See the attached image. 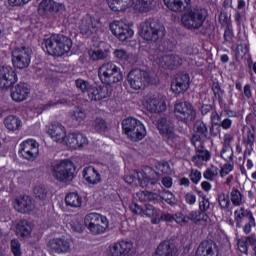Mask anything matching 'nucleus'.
Listing matches in <instances>:
<instances>
[{"label": "nucleus", "mask_w": 256, "mask_h": 256, "mask_svg": "<svg viewBox=\"0 0 256 256\" xmlns=\"http://www.w3.org/2000/svg\"><path fill=\"white\" fill-rule=\"evenodd\" d=\"M72 46L73 42L71 39L61 34L51 35L44 39L42 43L44 51H46L48 55H52L54 57H62L65 53H69Z\"/></svg>", "instance_id": "obj_1"}, {"label": "nucleus", "mask_w": 256, "mask_h": 256, "mask_svg": "<svg viewBox=\"0 0 256 256\" xmlns=\"http://www.w3.org/2000/svg\"><path fill=\"white\" fill-rule=\"evenodd\" d=\"M108 5L112 11H125L134 5L138 13H150L157 7V0H108Z\"/></svg>", "instance_id": "obj_2"}, {"label": "nucleus", "mask_w": 256, "mask_h": 256, "mask_svg": "<svg viewBox=\"0 0 256 256\" xmlns=\"http://www.w3.org/2000/svg\"><path fill=\"white\" fill-rule=\"evenodd\" d=\"M139 35L144 41L155 43L165 37V27L155 19H147L139 26Z\"/></svg>", "instance_id": "obj_3"}, {"label": "nucleus", "mask_w": 256, "mask_h": 256, "mask_svg": "<svg viewBox=\"0 0 256 256\" xmlns=\"http://www.w3.org/2000/svg\"><path fill=\"white\" fill-rule=\"evenodd\" d=\"M75 83L77 89L82 93H86L90 101H101L102 99H107V97H111L113 93V88L109 86L93 87L87 80L77 79Z\"/></svg>", "instance_id": "obj_4"}, {"label": "nucleus", "mask_w": 256, "mask_h": 256, "mask_svg": "<svg viewBox=\"0 0 256 256\" xmlns=\"http://www.w3.org/2000/svg\"><path fill=\"white\" fill-rule=\"evenodd\" d=\"M98 77L100 81L105 85L104 87H110L115 83H121L123 81V73L121 68L115 65L113 62H107L102 64L98 69Z\"/></svg>", "instance_id": "obj_5"}, {"label": "nucleus", "mask_w": 256, "mask_h": 256, "mask_svg": "<svg viewBox=\"0 0 256 256\" xmlns=\"http://www.w3.org/2000/svg\"><path fill=\"white\" fill-rule=\"evenodd\" d=\"M127 79L131 89H134V91H141L148 85L157 84V76L155 74H150L140 69L130 71Z\"/></svg>", "instance_id": "obj_6"}, {"label": "nucleus", "mask_w": 256, "mask_h": 256, "mask_svg": "<svg viewBox=\"0 0 256 256\" xmlns=\"http://www.w3.org/2000/svg\"><path fill=\"white\" fill-rule=\"evenodd\" d=\"M159 173L155 172V170L148 169V172H139L137 170L130 171V174L124 177L125 183L131 185L137 179L140 187L143 188H151L153 185H157L159 181Z\"/></svg>", "instance_id": "obj_7"}, {"label": "nucleus", "mask_w": 256, "mask_h": 256, "mask_svg": "<svg viewBox=\"0 0 256 256\" xmlns=\"http://www.w3.org/2000/svg\"><path fill=\"white\" fill-rule=\"evenodd\" d=\"M122 129L128 139L134 143L142 141L147 135V130L143 122L133 117L126 118L122 121Z\"/></svg>", "instance_id": "obj_8"}, {"label": "nucleus", "mask_w": 256, "mask_h": 256, "mask_svg": "<svg viewBox=\"0 0 256 256\" xmlns=\"http://www.w3.org/2000/svg\"><path fill=\"white\" fill-rule=\"evenodd\" d=\"M207 16L205 15V10L201 8H192L187 10L181 18L182 25L189 29L190 31H197L203 27Z\"/></svg>", "instance_id": "obj_9"}, {"label": "nucleus", "mask_w": 256, "mask_h": 256, "mask_svg": "<svg viewBox=\"0 0 256 256\" xmlns=\"http://www.w3.org/2000/svg\"><path fill=\"white\" fill-rule=\"evenodd\" d=\"M84 223L92 235H103L109 229V219L99 213L86 215Z\"/></svg>", "instance_id": "obj_10"}, {"label": "nucleus", "mask_w": 256, "mask_h": 256, "mask_svg": "<svg viewBox=\"0 0 256 256\" xmlns=\"http://www.w3.org/2000/svg\"><path fill=\"white\" fill-rule=\"evenodd\" d=\"M150 61L161 67L162 69H175L183 65V59L177 54H162L159 52H151Z\"/></svg>", "instance_id": "obj_11"}, {"label": "nucleus", "mask_w": 256, "mask_h": 256, "mask_svg": "<svg viewBox=\"0 0 256 256\" xmlns=\"http://www.w3.org/2000/svg\"><path fill=\"white\" fill-rule=\"evenodd\" d=\"M75 174V166L73 162L69 160H63L62 162L53 166L52 175L54 179L62 183H67V181H73V176Z\"/></svg>", "instance_id": "obj_12"}, {"label": "nucleus", "mask_w": 256, "mask_h": 256, "mask_svg": "<svg viewBox=\"0 0 256 256\" xmlns=\"http://www.w3.org/2000/svg\"><path fill=\"white\" fill-rule=\"evenodd\" d=\"M174 114L178 121H182L186 125L193 123L197 118V111H195L193 104L189 102H177L174 106Z\"/></svg>", "instance_id": "obj_13"}, {"label": "nucleus", "mask_w": 256, "mask_h": 256, "mask_svg": "<svg viewBox=\"0 0 256 256\" xmlns=\"http://www.w3.org/2000/svg\"><path fill=\"white\" fill-rule=\"evenodd\" d=\"M12 63L16 69H25L31 63V48L29 47H16L12 51Z\"/></svg>", "instance_id": "obj_14"}, {"label": "nucleus", "mask_w": 256, "mask_h": 256, "mask_svg": "<svg viewBox=\"0 0 256 256\" xmlns=\"http://www.w3.org/2000/svg\"><path fill=\"white\" fill-rule=\"evenodd\" d=\"M19 155L26 161H35L39 157V143L33 139H28L20 144Z\"/></svg>", "instance_id": "obj_15"}, {"label": "nucleus", "mask_w": 256, "mask_h": 256, "mask_svg": "<svg viewBox=\"0 0 256 256\" xmlns=\"http://www.w3.org/2000/svg\"><path fill=\"white\" fill-rule=\"evenodd\" d=\"M79 29L82 35L91 37V35L99 31V20L93 18L91 15H86L80 20Z\"/></svg>", "instance_id": "obj_16"}, {"label": "nucleus", "mask_w": 256, "mask_h": 256, "mask_svg": "<svg viewBox=\"0 0 256 256\" xmlns=\"http://www.w3.org/2000/svg\"><path fill=\"white\" fill-rule=\"evenodd\" d=\"M17 83V73L11 66H0V89H9Z\"/></svg>", "instance_id": "obj_17"}, {"label": "nucleus", "mask_w": 256, "mask_h": 256, "mask_svg": "<svg viewBox=\"0 0 256 256\" xmlns=\"http://www.w3.org/2000/svg\"><path fill=\"white\" fill-rule=\"evenodd\" d=\"M110 29L119 41H127V39H131L135 33L129 25L119 21L110 24Z\"/></svg>", "instance_id": "obj_18"}, {"label": "nucleus", "mask_w": 256, "mask_h": 256, "mask_svg": "<svg viewBox=\"0 0 256 256\" xmlns=\"http://www.w3.org/2000/svg\"><path fill=\"white\" fill-rule=\"evenodd\" d=\"M144 105L150 113H163L167 109L165 99L155 95H147L144 99Z\"/></svg>", "instance_id": "obj_19"}, {"label": "nucleus", "mask_w": 256, "mask_h": 256, "mask_svg": "<svg viewBox=\"0 0 256 256\" xmlns=\"http://www.w3.org/2000/svg\"><path fill=\"white\" fill-rule=\"evenodd\" d=\"M134 243L131 240H120L109 247L110 256H127L133 251Z\"/></svg>", "instance_id": "obj_20"}, {"label": "nucleus", "mask_w": 256, "mask_h": 256, "mask_svg": "<svg viewBox=\"0 0 256 256\" xmlns=\"http://www.w3.org/2000/svg\"><path fill=\"white\" fill-rule=\"evenodd\" d=\"M48 135L55 143H65L67 139V129L59 122L50 124Z\"/></svg>", "instance_id": "obj_21"}, {"label": "nucleus", "mask_w": 256, "mask_h": 256, "mask_svg": "<svg viewBox=\"0 0 256 256\" xmlns=\"http://www.w3.org/2000/svg\"><path fill=\"white\" fill-rule=\"evenodd\" d=\"M65 144L70 149H83L89 145V140L82 133H70L66 137Z\"/></svg>", "instance_id": "obj_22"}, {"label": "nucleus", "mask_w": 256, "mask_h": 256, "mask_svg": "<svg viewBox=\"0 0 256 256\" xmlns=\"http://www.w3.org/2000/svg\"><path fill=\"white\" fill-rule=\"evenodd\" d=\"M154 256H179V247L171 240L160 243Z\"/></svg>", "instance_id": "obj_23"}, {"label": "nucleus", "mask_w": 256, "mask_h": 256, "mask_svg": "<svg viewBox=\"0 0 256 256\" xmlns=\"http://www.w3.org/2000/svg\"><path fill=\"white\" fill-rule=\"evenodd\" d=\"M190 85V78L189 74L187 73H181L178 74L175 81L171 85V89L173 93L176 95H180V93H185L189 89Z\"/></svg>", "instance_id": "obj_24"}, {"label": "nucleus", "mask_w": 256, "mask_h": 256, "mask_svg": "<svg viewBox=\"0 0 256 256\" xmlns=\"http://www.w3.org/2000/svg\"><path fill=\"white\" fill-rule=\"evenodd\" d=\"M158 130L166 139L177 141L178 137L175 135L174 126L167 118H160L158 120Z\"/></svg>", "instance_id": "obj_25"}, {"label": "nucleus", "mask_w": 256, "mask_h": 256, "mask_svg": "<svg viewBox=\"0 0 256 256\" xmlns=\"http://www.w3.org/2000/svg\"><path fill=\"white\" fill-rule=\"evenodd\" d=\"M196 256H219V248L213 241H203L198 246Z\"/></svg>", "instance_id": "obj_26"}, {"label": "nucleus", "mask_w": 256, "mask_h": 256, "mask_svg": "<svg viewBox=\"0 0 256 256\" xmlns=\"http://www.w3.org/2000/svg\"><path fill=\"white\" fill-rule=\"evenodd\" d=\"M48 247L52 253H69V251H71V243L69 240L62 238H54L50 240Z\"/></svg>", "instance_id": "obj_27"}, {"label": "nucleus", "mask_w": 256, "mask_h": 256, "mask_svg": "<svg viewBox=\"0 0 256 256\" xmlns=\"http://www.w3.org/2000/svg\"><path fill=\"white\" fill-rule=\"evenodd\" d=\"M31 93V90L25 83H20L16 85L11 92V98L13 101H16V103H21V101H25L27 97H29V94Z\"/></svg>", "instance_id": "obj_28"}, {"label": "nucleus", "mask_w": 256, "mask_h": 256, "mask_svg": "<svg viewBox=\"0 0 256 256\" xmlns=\"http://www.w3.org/2000/svg\"><path fill=\"white\" fill-rule=\"evenodd\" d=\"M256 141V127L253 124L246 129V132L242 135V145L246 147V149L253 151V147H255Z\"/></svg>", "instance_id": "obj_29"}, {"label": "nucleus", "mask_w": 256, "mask_h": 256, "mask_svg": "<svg viewBox=\"0 0 256 256\" xmlns=\"http://www.w3.org/2000/svg\"><path fill=\"white\" fill-rule=\"evenodd\" d=\"M4 127L10 131L11 133H17V131H21L23 127V121L15 115H9L4 118Z\"/></svg>", "instance_id": "obj_30"}, {"label": "nucleus", "mask_w": 256, "mask_h": 256, "mask_svg": "<svg viewBox=\"0 0 256 256\" xmlns=\"http://www.w3.org/2000/svg\"><path fill=\"white\" fill-rule=\"evenodd\" d=\"M14 207L19 213H29V211H33V199L29 196H22L16 199Z\"/></svg>", "instance_id": "obj_31"}, {"label": "nucleus", "mask_w": 256, "mask_h": 256, "mask_svg": "<svg viewBox=\"0 0 256 256\" xmlns=\"http://www.w3.org/2000/svg\"><path fill=\"white\" fill-rule=\"evenodd\" d=\"M33 232V224L27 220H21L16 227V234L22 239H29Z\"/></svg>", "instance_id": "obj_32"}, {"label": "nucleus", "mask_w": 256, "mask_h": 256, "mask_svg": "<svg viewBox=\"0 0 256 256\" xmlns=\"http://www.w3.org/2000/svg\"><path fill=\"white\" fill-rule=\"evenodd\" d=\"M83 177L90 185L101 183V174L93 166H89L83 170Z\"/></svg>", "instance_id": "obj_33"}, {"label": "nucleus", "mask_w": 256, "mask_h": 256, "mask_svg": "<svg viewBox=\"0 0 256 256\" xmlns=\"http://www.w3.org/2000/svg\"><path fill=\"white\" fill-rule=\"evenodd\" d=\"M40 9H43L46 13H59V11L65 9V6L53 0H43L40 3Z\"/></svg>", "instance_id": "obj_34"}, {"label": "nucleus", "mask_w": 256, "mask_h": 256, "mask_svg": "<svg viewBox=\"0 0 256 256\" xmlns=\"http://www.w3.org/2000/svg\"><path fill=\"white\" fill-rule=\"evenodd\" d=\"M143 217H149L153 225H159L161 223V218L159 210L153 205L147 204L143 210Z\"/></svg>", "instance_id": "obj_35"}, {"label": "nucleus", "mask_w": 256, "mask_h": 256, "mask_svg": "<svg viewBox=\"0 0 256 256\" xmlns=\"http://www.w3.org/2000/svg\"><path fill=\"white\" fill-rule=\"evenodd\" d=\"M253 217V213L245 208H238L234 211V220L236 221V225L241 227L243 221H249Z\"/></svg>", "instance_id": "obj_36"}, {"label": "nucleus", "mask_w": 256, "mask_h": 256, "mask_svg": "<svg viewBox=\"0 0 256 256\" xmlns=\"http://www.w3.org/2000/svg\"><path fill=\"white\" fill-rule=\"evenodd\" d=\"M164 4L170 11H174L175 13H181L183 9H185V5L183 4L186 3V5H189L191 3V0H163Z\"/></svg>", "instance_id": "obj_37"}, {"label": "nucleus", "mask_w": 256, "mask_h": 256, "mask_svg": "<svg viewBox=\"0 0 256 256\" xmlns=\"http://www.w3.org/2000/svg\"><path fill=\"white\" fill-rule=\"evenodd\" d=\"M65 203L68 207H73L74 209H79L83 203V199L79 196L78 193L71 192L66 195Z\"/></svg>", "instance_id": "obj_38"}, {"label": "nucleus", "mask_w": 256, "mask_h": 256, "mask_svg": "<svg viewBox=\"0 0 256 256\" xmlns=\"http://www.w3.org/2000/svg\"><path fill=\"white\" fill-rule=\"evenodd\" d=\"M212 91L214 98L216 101H218L220 107H223V105H225L223 102V97H225V90L221 89V85H219L218 82H214L212 84Z\"/></svg>", "instance_id": "obj_39"}, {"label": "nucleus", "mask_w": 256, "mask_h": 256, "mask_svg": "<svg viewBox=\"0 0 256 256\" xmlns=\"http://www.w3.org/2000/svg\"><path fill=\"white\" fill-rule=\"evenodd\" d=\"M230 201L234 207H241L243 205V194L237 188H232L230 192Z\"/></svg>", "instance_id": "obj_40"}, {"label": "nucleus", "mask_w": 256, "mask_h": 256, "mask_svg": "<svg viewBox=\"0 0 256 256\" xmlns=\"http://www.w3.org/2000/svg\"><path fill=\"white\" fill-rule=\"evenodd\" d=\"M211 159V153L207 150H198L197 154L192 157L193 163L201 165L203 161H209Z\"/></svg>", "instance_id": "obj_41"}, {"label": "nucleus", "mask_w": 256, "mask_h": 256, "mask_svg": "<svg viewBox=\"0 0 256 256\" xmlns=\"http://www.w3.org/2000/svg\"><path fill=\"white\" fill-rule=\"evenodd\" d=\"M217 201L222 211H228L229 207H231V199H229V194H226V193L219 194L217 197Z\"/></svg>", "instance_id": "obj_42"}, {"label": "nucleus", "mask_w": 256, "mask_h": 256, "mask_svg": "<svg viewBox=\"0 0 256 256\" xmlns=\"http://www.w3.org/2000/svg\"><path fill=\"white\" fill-rule=\"evenodd\" d=\"M88 55L91 61H101L107 58V53L101 49H90Z\"/></svg>", "instance_id": "obj_43"}, {"label": "nucleus", "mask_w": 256, "mask_h": 256, "mask_svg": "<svg viewBox=\"0 0 256 256\" xmlns=\"http://www.w3.org/2000/svg\"><path fill=\"white\" fill-rule=\"evenodd\" d=\"M203 177L207 181H215L216 177H219V169L217 166H211L205 170Z\"/></svg>", "instance_id": "obj_44"}, {"label": "nucleus", "mask_w": 256, "mask_h": 256, "mask_svg": "<svg viewBox=\"0 0 256 256\" xmlns=\"http://www.w3.org/2000/svg\"><path fill=\"white\" fill-rule=\"evenodd\" d=\"M173 50V44L169 40H164L160 44H158L157 48L153 50L151 53H165V51H172Z\"/></svg>", "instance_id": "obj_45"}, {"label": "nucleus", "mask_w": 256, "mask_h": 256, "mask_svg": "<svg viewBox=\"0 0 256 256\" xmlns=\"http://www.w3.org/2000/svg\"><path fill=\"white\" fill-rule=\"evenodd\" d=\"M93 129L96 133H105L107 131V122L102 118H96L93 122Z\"/></svg>", "instance_id": "obj_46"}, {"label": "nucleus", "mask_w": 256, "mask_h": 256, "mask_svg": "<svg viewBox=\"0 0 256 256\" xmlns=\"http://www.w3.org/2000/svg\"><path fill=\"white\" fill-rule=\"evenodd\" d=\"M160 199H162V201H165V203H167L168 205H175V195H173V193H171L170 191H162L159 194Z\"/></svg>", "instance_id": "obj_47"}, {"label": "nucleus", "mask_w": 256, "mask_h": 256, "mask_svg": "<svg viewBox=\"0 0 256 256\" xmlns=\"http://www.w3.org/2000/svg\"><path fill=\"white\" fill-rule=\"evenodd\" d=\"M194 129H195L196 133H199V135H202L203 137H207V133H209L207 124H205L201 120L196 121Z\"/></svg>", "instance_id": "obj_48"}, {"label": "nucleus", "mask_w": 256, "mask_h": 256, "mask_svg": "<svg viewBox=\"0 0 256 256\" xmlns=\"http://www.w3.org/2000/svg\"><path fill=\"white\" fill-rule=\"evenodd\" d=\"M251 243H253V238L251 237H247L246 240H238V249L240 251V253H244V255H247L248 253V248L247 245H251Z\"/></svg>", "instance_id": "obj_49"}, {"label": "nucleus", "mask_w": 256, "mask_h": 256, "mask_svg": "<svg viewBox=\"0 0 256 256\" xmlns=\"http://www.w3.org/2000/svg\"><path fill=\"white\" fill-rule=\"evenodd\" d=\"M73 119L74 121H77V123H82V121L87 119V113L83 108H77L73 113Z\"/></svg>", "instance_id": "obj_50"}, {"label": "nucleus", "mask_w": 256, "mask_h": 256, "mask_svg": "<svg viewBox=\"0 0 256 256\" xmlns=\"http://www.w3.org/2000/svg\"><path fill=\"white\" fill-rule=\"evenodd\" d=\"M211 209V202L207 196H203L202 199H199V210L201 213H207Z\"/></svg>", "instance_id": "obj_51"}, {"label": "nucleus", "mask_w": 256, "mask_h": 256, "mask_svg": "<svg viewBox=\"0 0 256 256\" xmlns=\"http://www.w3.org/2000/svg\"><path fill=\"white\" fill-rule=\"evenodd\" d=\"M221 157L224 161H233V147L223 146Z\"/></svg>", "instance_id": "obj_52"}, {"label": "nucleus", "mask_w": 256, "mask_h": 256, "mask_svg": "<svg viewBox=\"0 0 256 256\" xmlns=\"http://www.w3.org/2000/svg\"><path fill=\"white\" fill-rule=\"evenodd\" d=\"M68 229H71V231L76 233H81L83 231V225L79 220L74 219L68 223Z\"/></svg>", "instance_id": "obj_53"}, {"label": "nucleus", "mask_w": 256, "mask_h": 256, "mask_svg": "<svg viewBox=\"0 0 256 256\" xmlns=\"http://www.w3.org/2000/svg\"><path fill=\"white\" fill-rule=\"evenodd\" d=\"M114 57L120 61H129L130 55L124 49H116L114 50Z\"/></svg>", "instance_id": "obj_54"}, {"label": "nucleus", "mask_w": 256, "mask_h": 256, "mask_svg": "<svg viewBox=\"0 0 256 256\" xmlns=\"http://www.w3.org/2000/svg\"><path fill=\"white\" fill-rule=\"evenodd\" d=\"M156 169L164 175H169V173H171V166L167 162H158L156 164Z\"/></svg>", "instance_id": "obj_55"}, {"label": "nucleus", "mask_w": 256, "mask_h": 256, "mask_svg": "<svg viewBox=\"0 0 256 256\" xmlns=\"http://www.w3.org/2000/svg\"><path fill=\"white\" fill-rule=\"evenodd\" d=\"M233 141H235V133L227 132L223 137V147H231Z\"/></svg>", "instance_id": "obj_56"}, {"label": "nucleus", "mask_w": 256, "mask_h": 256, "mask_svg": "<svg viewBox=\"0 0 256 256\" xmlns=\"http://www.w3.org/2000/svg\"><path fill=\"white\" fill-rule=\"evenodd\" d=\"M234 166L231 163L224 164L219 170L220 177H227L233 171Z\"/></svg>", "instance_id": "obj_57"}, {"label": "nucleus", "mask_w": 256, "mask_h": 256, "mask_svg": "<svg viewBox=\"0 0 256 256\" xmlns=\"http://www.w3.org/2000/svg\"><path fill=\"white\" fill-rule=\"evenodd\" d=\"M174 221L178 223V225H187V223H189V218L183 215V213L177 212L174 215Z\"/></svg>", "instance_id": "obj_58"}, {"label": "nucleus", "mask_w": 256, "mask_h": 256, "mask_svg": "<svg viewBox=\"0 0 256 256\" xmlns=\"http://www.w3.org/2000/svg\"><path fill=\"white\" fill-rule=\"evenodd\" d=\"M11 251L14 256H21V243L18 240L11 241Z\"/></svg>", "instance_id": "obj_59"}, {"label": "nucleus", "mask_w": 256, "mask_h": 256, "mask_svg": "<svg viewBox=\"0 0 256 256\" xmlns=\"http://www.w3.org/2000/svg\"><path fill=\"white\" fill-rule=\"evenodd\" d=\"M190 180L192 181V183L197 185V183L201 181V171L197 169H192L190 173Z\"/></svg>", "instance_id": "obj_60"}, {"label": "nucleus", "mask_w": 256, "mask_h": 256, "mask_svg": "<svg viewBox=\"0 0 256 256\" xmlns=\"http://www.w3.org/2000/svg\"><path fill=\"white\" fill-rule=\"evenodd\" d=\"M34 193H35L37 199L43 200V199H45V197H47V191H45V188H43V187H36L34 189Z\"/></svg>", "instance_id": "obj_61"}, {"label": "nucleus", "mask_w": 256, "mask_h": 256, "mask_svg": "<svg viewBox=\"0 0 256 256\" xmlns=\"http://www.w3.org/2000/svg\"><path fill=\"white\" fill-rule=\"evenodd\" d=\"M246 221H247V223L244 226L243 230L246 235H249V233H251V227H255V218L252 216V218H250Z\"/></svg>", "instance_id": "obj_62"}, {"label": "nucleus", "mask_w": 256, "mask_h": 256, "mask_svg": "<svg viewBox=\"0 0 256 256\" xmlns=\"http://www.w3.org/2000/svg\"><path fill=\"white\" fill-rule=\"evenodd\" d=\"M143 210L144 208L139 206V204L130 205V211L134 213V215H140L141 217H143Z\"/></svg>", "instance_id": "obj_63"}, {"label": "nucleus", "mask_w": 256, "mask_h": 256, "mask_svg": "<svg viewBox=\"0 0 256 256\" xmlns=\"http://www.w3.org/2000/svg\"><path fill=\"white\" fill-rule=\"evenodd\" d=\"M232 126H233V120H231L230 118H225L220 123V127H222V129H224L225 131H229V129H231Z\"/></svg>", "instance_id": "obj_64"}]
</instances>
